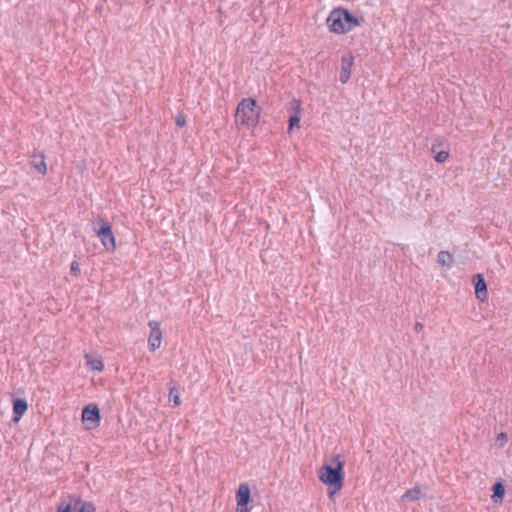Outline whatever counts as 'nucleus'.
<instances>
[{
    "label": "nucleus",
    "instance_id": "obj_1",
    "mask_svg": "<svg viewBox=\"0 0 512 512\" xmlns=\"http://www.w3.org/2000/svg\"><path fill=\"white\" fill-rule=\"evenodd\" d=\"M344 465L345 462L342 457L336 455L330 459L329 463L323 464L317 470L318 479L327 486L328 495L331 499L341 491L344 485Z\"/></svg>",
    "mask_w": 512,
    "mask_h": 512
},
{
    "label": "nucleus",
    "instance_id": "obj_2",
    "mask_svg": "<svg viewBox=\"0 0 512 512\" xmlns=\"http://www.w3.org/2000/svg\"><path fill=\"white\" fill-rule=\"evenodd\" d=\"M362 19L354 16L349 10L337 7L330 11L326 24L328 30L336 35H344L360 26Z\"/></svg>",
    "mask_w": 512,
    "mask_h": 512
},
{
    "label": "nucleus",
    "instance_id": "obj_3",
    "mask_svg": "<svg viewBox=\"0 0 512 512\" xmlns=\"http://www.w3.org/2000/svg\"><path fill=\"white\" fill-rule=\"evenodd\" d=\"M261 108L253 98H243L236 109L235 122L240 127L254 128L260 120Z\"/></svg>",
    "mask_w": 512,
    "mask_h": 512
},
{
    "label": "nucleus",
    "instance_id": "obj_4",
    "mask_svg": "<svg viewBox=\"0 0 512 512\" xmlns=\"http://www.w3.org/2000/svg\"><path fill=\"white\" fill-rule=\"evenodd\" d=\"M57 512H95V507L78 497H69L59 504Z\"/></svg>",
    "mask_w": 512,
    "mask_h": 512
},
{
    "label": "nucleus",
    "instance_id": "obj_5",
    "mask_svg": "<svg viewBox=\"0 0 512 512\" xmlns=\"http://www.w3.org/2000/svg\"><path fill=\"white\" fill-rule=\"evenodd\" d=\"M236 512H250L251 491L246 483H241L236 491Z\"/></svg>",
    "mask_w": 512,
    "mask_h": 512
},
{
    "label": "nucleus",
    "instance_id": "obj_6",
    "mask_svg": "<svg viewBox=\"0 0 512 512\" xmlns=\"http://www.w3.org/2000/svg\"><path fill=\"white\" fill-rule=\"evenodd\" d=\"M96 234L100 238L102 245L108 251H114L116 249L115 237L112 231V226L108 222H103L101 227L96 230Z\"/></svg>",
    "mask_w": 512,
    "mask_h": 512
},
{
    "label": "nucleus",
    "instance_id": "obj_7",
    "mask_svg": "<svg viewBox=\"0 0 512 512\" xmlns=\"http://www.w3.org/2000/svg\"><path fill=\"white\" fill-rule=\"evenodd\" d=\"M82 421L87 424L89 429L99 425L100 410L95 404H88L82 410Z\"/></svg>",
    "mask_w": 512,
    "mask_h": 512
},
{
    "label": "nucleus",
    "instance_id": "obj_8",
    "mask_svg": "<svg viewBox=\"0 0 512 512\" xmlns=\"http://www.w3.org/2000/svg\"><path fill=\"white\" fill-rule=\"evenodd\" d=\"M150 333L148 337V345L151 351L157 350L161 346L162 331L160 323L154 320L148 322Z\"/></svg>",
    "mask_w": 512,
    "mask_h": 512
},
{
    "label": "nucleus",
    "instance_id": "obj_9",
    "mask_svg": "<svg viewBox=\"0 0 512 512\" xmlns=\"http://www.w3.org/2000/svg\"><path fill=\"white\" fill-rule=\"evenodd\" d=\"M353 65H354V56L352 55V53H347L342 56L341 70H340V81L342 83L348 82L350 75H351Z\"/></svg>",
    "mask_w": 512,
    "mask_h": 512
},
{
    "label": "nucleus",
    "instance_id": "obj_10",
    "mask_svg": "<svg viewBox=\"0 0 512 512\" xmlns=\"http://www.w3.org/2000/svg\"><path fill=\"white\" fill-rule=\"evenodd\" d=\"M474 284L476 298L482 302L486 301L488 298L487 284L481 274H477L474 277Z\"/></svg>",
    "mask_w": 512,
    "mask_h": 512
},
{
    "label": "nucleus",
    "instance_id": "obj_11",
    "mask_svg": "<svg viewBox=\"0 0 512 512\" xmlns=\"http://www.w3.org/2000/svg\"><path fill=\"white\" fill-rule=\"evenodd\" d=\"M27 409H28V404L25 399H22V398L15 399L13 401V415H14L13 419L15 421H18L23 416V414L27 411Z\"/></svg>",
    "mask_w": 512,
    "mask_h": 512
},
{
    "label": "nucleus",
    "instance_id": "obj_12",
    "mask_svg": "<svg viewBox=\"0 0 512 512\" xmlns=\"http://www.w3.org/2000/svg\"><path fill=\"white\" fill-rule=\"evenodd\" d=\"M86 365L89 369L101 372L104 368L103 361L100 357H94L90 354H85Z\"/></svg>",
    "mask_w": 512,
    "mask_h": 512
},
{
    "label": "nucleus",
    "instance_id": "obj_13",
    "mask_svg": "<svg viewBox=\"0 0 512 512\" xmlns=\"http://www.w3.org/2000/svg\"><path fill=\"white\" fill-rule=\"evenodd\" d=\"M422 490L419 486L408 489L402 496L401 500L404 502L416 501L422 497Z\"/></svg>",
    "mask_w": 512,
    "mask_h": 512
},
{
    "label": "nucleus",
    "instance_id": "obj_14",
    "mask_svg": "<svg viewBox=\"0 0 512 512\" xmlns=\"http://www.w3.org/2000/svg\"><path fill=\"white\" fill-rule=\"evenodd\" d=\"M493 495L492 500L494 503H501L505 494L504 485L500 482H497L493 485Z\"/></svg>",
    "mask_w": 512,
    "mask_h": 512
},
{
    "label": "nucleus",
    "instance_id": "obj_15",
    "mask_svg": "<svg viewBox=\"0 0 512 512\" xmlns=\"http://www.w3.org/2000/svg\"><path fill=\"white\" fill-rule=\"evenodd\" d=\"M289 113H290V116H292V117H301L302 103L299 99H293L290 102Z\"/></svg>",
    "mask_w": 512,
    "mask_h": 512
},
{
    "label": "nucleus",
    "instance_id": "obj_16",
    "mask_svg": "<svg viewBox=\"0 0 512 512\" xmlns=\"http://www.w3.org/2000/svg\"><path fill=\"white\" fill-rule=\"evenodd\" d=\"M432 152L434 153V158H435L436 162H438V163L446 162L450 155L449 150L437 151L436 145L432 146Z\"/></svg>",
    "mask_w": 512,
    "mask_h": 512
},
{
    "label": "nucleus",
    "instance_id": "obj_17",
    "mask_svg": "<svg viewBox=\"0 0 512 512\" xmlns=\"http://www.w3.org/2000/svg\"><path fill=\"white\" fill-rule=\"evenodd\" d=\"M453 261V256L448 251H440L438 253V263L441 266H450Z\"/></svg>",
    "mask_w": 512,
    "mask_h": 512
},
{
    "label": "nucleus",
    "instance_id": "obj_18",
    "mask_svg": "<svg viewBox=\"0 0 512 512\" xmlns=\"http://www.w3.org/2000/svg\"><path fill=\"white\" fill-rule=\"evenodd\" d=\"M40 162L39 163H35L34 164V167L41 173V174H46L47 172V165H46V162H45V156L43 153L40 154Z\"/></svg>",
    "mask_w": 512,
    "mask_h": 512
},
{
    "label": "nucleus",
    "instance_id": "obj_19",
    "mask_svg": "<svg viewBox=\"0 0 512 512\" xmlns=\"http://www.w3.org/2000/svg\"><path fill=\"white\" fill-rule=\"evenodd\" d=\"M169 397H170V401H173L174 406H178L180 404V397H179L177 388L173 387L170 389Z\"/></svg>",
    "mask_w": 512,
    "mask_h": 512
},
{
    "label": "nucleus",
    "instance_id": "obj_20",
    "mask_svg": "<svg viewBox=\"0 0 512 512\" xmlns=\"http://www.w3.org/2000/svg\"><path fill=\"white\" fill-rule=\"evenodd\" d=\"M300 120L301 117H292L289 118L288 132L291 133L294 128H300Z\"/></svg>",
    "mask_w": 512,
    "mask_h": 512
},
{
    "label": "nucleus",
    "instance_id": "obj_21",
    "mask_svg": "<svg viewBox=\"0 0 512 512\" xmlns=\"http://www.w3.org/2000/svg\"><path fill=\"white\" fill-rule=\"evenodd\" d=\"M70 273L72 276L78 277L80 275V267L77 261H73L70 267Z\"/></svg>",
    "mask_w": 512,
    "mask_h": 512
},
{
    "label": "nucleus",
    "instance_id": "obj_22",
    "mask_svg": "<svg viewBox=\"0 0 512 512\" xmlns=\"http://www.w3.org/2000/svg\"><path fill=\"white\" fill-rule=\"evenodd\" d=\"M496 441L499 443L501 447H503L508 441L507 434L504 432L499 433L497 435Z\"/></svg>",
    "mask_w": 512,
    "mask_h": 512
},
{
    "label": "nucleus",
    "instance_id": "obj_23",
    "mask_svg": "<svg viewBox=\"0 0 512 512\" xmlns=\"http://www.w3.org/2000/svg\"><path fill=\"white\" fill-rule=\"evenodd\" d=\"M175 122L178 126L183 127L186 124L185 116L182 113L177 114Z\"/></svg>",
    "mask_w": 512,
    "mask_h": 512
},
{
    "label": "nucleus",
    "instance_id": "obj_24",
    "mask_svg": "<svg viewBox=\"0 0 512 512\" xmlns=\"http://www.w3.org/2000/svg\"><path fill=\"white\" fill-rule=\"evenodd\" d=\"M416 329H422V324L417 323V325H416Z\"/></svg>",
    "mask_w": 512,
    "mask_h": 512
}]
</instances>
